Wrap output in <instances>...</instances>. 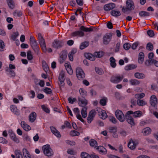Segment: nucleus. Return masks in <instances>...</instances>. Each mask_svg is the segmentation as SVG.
Returning <instances> with one entry per match:
<instances>
[{"label": "nucleus", "mask_w": 158, "mask_h": 158, "mask_svg": "<svg viewBox=\"0 0 158 158\" xmlns=\"http://www.w3.org/2000/svg\"><path fill=\"white\" fill-rule=\"evenodd\" d=\"M135 8L134 2L132 0H127L126 3V7H123L122 9V11L125 13L128 11L133 10Z\"/></svg>", "instance_id": "1"}, {"label": "nucleus", "mask_w": 158, "mask_h": 158, "mask_svg": "<svg viewBox=\"0 0 158 158\" xmlns=\"http://www.w3.org/2000/svg\"><path fill=\"white\" fill-rule=\"evenodd\" d=\"M30 41L31 46L37 55L40 54L39 47L38 46L37 43L34 37L30 36Z\"/></svg>", "instance_id": "2"}, {"label": "nucleus", "mask_w": 158, "mask_h": 158, "mask_svg": "<svg viewBox=\"0 0 158 158\" xmlns=\"http://www.w3.org/2000/svg\"><path fill=\"white\" fill-rule=\"evenodd\" d=\"M42 150L44 154L48 157L53 155L54 152L49 145L47 144L42 147Z\"/></svg>", "instance_id": "3"}, {"label": "nucleus", "mask_w": 158, "mask_h": 158, "mask_svg": "<svg viewBox=\"0 0 158 158\" xmlns=\"http://www.w3.org/2000/svg\"><path fill=\"white\" fill-rule=\"evenodd\" d=\"M133 113V111L131 110H130L127 111L125 114V117L126 121L127 123L130 124L132 126H134L135 125V123L134 119L130 115Z\"/></svg>", "instance_id": "4"}, {"label": "nucleus", "mask_w": 158, "mask_h": 158, "mask_svg": "<svg viewBox=\"0 0 158 158\" xmlns=\"http://www.w3.org/2000/svg\"><path fill=\"white\" fill-rule=\"evenodd\" d=\"M123 78V75L113 76L111 77L110 81L113 83H118L121 81Z\"/></svg>", "instance_id": "5"}, {"label": "nucleus", "mask_w": 158, "mask_h": 158, "mask_svg": "<svg viewBox=\"0 0 158 158\" xmlns=\"http://www.w3.org/2000/svg\"><path fill=\"white\" fill-rule=\"evenodd\" d=\"M38 38L39 41V43L43 50L44 51H46V44L44 39L41 35L40 33H39L38 35Z\"/></svg>", "instance_id": "6"}, {"label": "nucleus", "mask_w": 158, "mask_h": 158, "mask_svg": "<svg viewBox=\"0 0 158 158\" xmlns=\"http://www.w3.org/2000/svg\"><path fill=\"white\" fill-rule=\"evenodd\" d=\"M115 115L117 118L121 122L125 121V115L122 111L119 110H117L115 112Z\"/></svg>", "instance_id": "7"}, {"label": "nucleus", "mask_w": 158, "mask_h": 158, "mask_svg": "<svg viewBox=\"0 0 158 158\" xmlns=\"http://www.w3.org/2000/svg\"><path fill=\"white\" fill-rule=\"evenodd\" d=\"M76 75L79 80H82L84 78L85 74L81 68H77L76 69Z\"/></svg>", "instance_id": "8"}, {"label": "nucleus", "mask_w": 158, "mask_h": 158, "mask_svg": "<svg viewBox=\"0 0 158 158\" xmlns=\"http://www.w3.org/2000/svg\"><path fill=\"white\" fill-rule=\"evenodd\" d=\"M67 53L65 51H62L59 54V61L60 64H62L65 61L67 57Z\"/></svg>", "instance_id": "9"}, {"label": "nucleus", "mask_w": 158, "mask_h": 158, "mask_svg": "<svg viewBox=\"0 0 158 158\" xmlns=\"http://www.w3.org/2000/svg\"><path fill=\"white\" fill-rule=\"evenodd\" d=\"M64 45V43L62 41L59 40H55L53 42L52 46V47L56 49H59Z\"/></svg>", "instance_id": "10"}, {"label": "nucleus", "mask_w": 158, "mask_h": 158, "mask_svg": "<svg viewBox=\"0 0 158 158\" xmlns=\"http://www.w3.org/2000/svg\"><path fill=\"white\" fill-rule=\"evenodd\" d=\"M97 114V108L96 109L91 110L89 113L87 119L88 123H90L93 120L94 117L95 116L96 114Z\"/></svg>", "instance_id": "11"}, {"label": "nucleus", "mask_w": 158, "mask_h": 158, "mask_svg": "<svg viewBox=\"0 0 158 158\" xmlns=\"http://www.w3.org/2000/svg\"><path fill=\"white\" fill-rule=\"evenodd\" d=\"M97 113L99 117L103 119H105L107 117L105 111L102 110L100 108H97Z\"/></svg>", "instance_id": "12"}, {"label": "nucleus", "mask_w": 158, "mask_h": 158, "mask_svg": "<svg viewBox=\"0 0 158 158\" xmlns=\"http://www.w3.org/2000/svg\"><path fill=\"white\" fill-rule=\"evenodd\" d=\"M157 99L155 95H152L150 98V103L151 106L156 109V105L157 104Z\"/></svg>", "instance_id": "13"}, {"label": "nucleus", "mask_w": 158, "mask_h": 158, "mask_svg": "<svg viewBox=\"0 0 158 158\" xmlns=\"http://www.w3.org/2000/svg\"><path fill=\"white\" fill-rule=\"evenodd\" d=\"M8 134L10 138L15 142L18 143L19 140L16 137L15 134L12 130H9L8 131Z\"/></svg>", "instance_id": "14"}, {"label": "nucleus", "mask_w": 158, "mask_h": 158, "mask_svg": "<svg viewBox=\"0 0 158 158\" xmlns=\"http://www.w3.org/2000/svg\"><path fill=\"white\" fill-rule=\"evenodd\" d=\"M78 103L79 105L80 106L83 107H85L87 104V100L85 98H81L80 97H78Z\"/></svg>", "instance_id": "15"}, {"label": "nucleus", "mask_w": 158, "mask_h": 158, "mask_svg": "<svg viewBox=\"0 0 158 158\" xmlns=\"http://www.w3.org/2000/svg\"><path fill=\"white\" fill-rule=\"evenodd\" d=\"M115 7V4L113 3H110L104 5V9L106 11H108L113 9Z\"/></svg>", "instance_id": "16"}, {"label": "nucleus", "mask_w": 158, "mask_h": 158, "mask_svg": "<svg viewBox=\"0 0 158 158\" xmlns=\"http://www.w3.org/2000/svg\"><path fill=\"white\" fill-rule=\"evenodd\" d=\"M111 35L110 34H106L103 37V43L105 44H107L110 42Z\"/></svg>", "instance_id": "17"}, {"label": "nucleus", "mask_w": 158, "mask_h": 158, "mask_svg": "<svg viewBox=\"0 0 158 158\" xmlns=\"http://www.w3.org/2000/svg\"><path fill=\"white\" fill-rule=\"evenodd\" d=\"M52 132L57 137H61L60 132L54 127L51 126L50 127Z\"/></svg>", "instance_id": "18"}, {"label": "nucleus", "mask_w": 158, "mask_h": 158, "mask_svg": "<svg viewBox=\"0 0 158 158\" xmlns=\"http://www.w3.org/2000/svg\"><path fill=\"white\" fill-rule=\"evenodd\" d=\"M96 149L98 150L99 153L102 155H105L106 153L107 150L106 149L102 146L97 147Z\"/></svg>", "instance_id": "19"}, {"label": "nucleus", "mask_w": 158, "mask_h": 158, "mask_svg": "<svg viewBox=\"0 0 158 158\" xmlns=\"http://www.w3.org/2000/svg\"><path fill=\"white\" fill-rule=\"evenodd\" d=\"M36 114L35 112H32L29 116V120L30 122L33 123L36 119Z\"/></svg>", "instance_id": "20"}, {"label": "nucleus", "mask_w": 158, "mask_h": 158, "mask_svg": "<svg viewBox=\"0 0 158 158\" xmlns=\"http://www.w3.org/2000/svg\"><path fill=\"white\" fill-rule=\"evenodd\" d=\"M21 125L23 128L26 131H28L31 129V127L26 123L24 121H22Z\"/></svg>", "instance_id": "21"}, {"label": "nucleus", "mask_w": 158, "mask_h": 158, "mask_svg": "<svg viewBox=\"0 0 158 158\" xmlns=\"http://www.w3.org/2000/svg\"><path fill=\"white\" fill-rule=\"evenodd\" d=\"M84 56L88 59L91 61H94L95 59V58L94 56V55H93L91 53H85L84 54Z\"/></svg>", "instance_id": "22"}, {"label": "nucleus", "mask_w": 158, "mask_h": 158, "mask_svg": "<svg viewBox=\"0 0 158 158\" xmlns=\"http://www.w3.org/2000/svg\"><path fill=\"white\" fill-rule=\"evenodd\" d=\"M151 131V128L149 127H146L143 129L142 132L143 135L146 136L150 134Z\"/></svg>", "instance_id": "23"}, {"label": "nucleus", "mask_w": 158, "mask_h": 158, "mask_svg": "<svg viewBox=\"0 0 158 158\" xmlns=\"http://www.w3.org/2000/svg\"><path fill=\"white\" fill-rule=\"evenodd\" d=\"M72 35L73 36H79L82 37L84 36V33L82 31H78L73 32Z\"/></svg>", "instance_id": "24"}, {"label": "nucleus", "mask_w": 158, "mask_h": 158, "mask_svg": "<svg viewBox=\"0 0 158 158\" xmlns=\"http://www.w3.org/2000/svg\"><path fill=\"white\" fill-rule=\"evenodd\" d=\"M80 29L81 31L85 32H90L93 31L92 27H91L89 28H88L84 26H81L80 28Z\"/></svg>", "instance_id": "25"}, {"label": "nucleus", "mask_w": 158, "mask_h": 158, "mask_svg": "<svg viewBox=\"0 0 158 158\" xmlns=\"http://www.w3.org/2000/svg\"><path fill=\"white\" fill-rule=\"evenodd\" d=\"M128 147L131 149H134L136 147V144L132 139H131L128 144Z\"/></svg>", "instance_id": "26"}, {"label": "nucleus", "mask_w": 158, "mask_h": 158, "mask_svg": "<svg viewBox=\"0 0 158 158\" xmlns=\"http://www.w3.org/2000/svg\"><path fill=\"white\" fill-rule=\"evenodd\" d=\"M10 108L11 110L16 115H19L18 110L15 106L14 105H11L10 106Z\"/></svg>", "instance_id": "27"}, {"label": "nucleus", "mask_w": 158, "mask_h": 158, "mask_svg": "<svg viewBox=\"0 0 158 158\" xmlns=\"http://www.w3.org/2000/svg\"><path fill=\"white\" fill-rule=\"evenodd\" d=\"M23 155L24 158H31L29 152L25 148H23Z\"/></svg>", "instance_id": "28"}, {"label": "nucleus", "mask_w": 158, "mask_h": 158, "mask_svg": "<svg viewBox=\"0 0 158 158\" xmlns=\"http://www.w3.org/2000/svg\"><path fill=\"white\" fill-rule=\"evenodd\" d=\"M144 54L143 52H140L139 55L138 61L140 64L142 63L144 60Z\"/></svg>", "instance_id": "29"}, {"label": "nucleus", "mask_w": 158, "mask_h": 158, "mask_svg": "<svg viewBox=\"0 0 158 158\" xmlns=\"http://www.w3.org/2000/svg\"><path fill=\"white\" fill-rule=\"evenodd\" d=\"M110 61L111 66L113 68H115L116 65L115 59L113 57H111L110 59Z\"/></svg>", "instance_id": "30"}, {"label": "nucleus", "mask_w": 158, "mask_h": 158, "mask_svg": "<svg viewBox=\"0 0 158 158\" xmlns=\"http://www.w3.org/2000/svg\"><path fill=\"white\" fill-rule=\"evenodd\" d=\"M132 114H133V116L135 118L139 117L143 115L142 112L140 110H138L134 112H133Z\"/></svg>", "instance_id": "31"}, {"label": "nucleus", "mask_w": 158, "mask_h": 158, "mask_svg": "<svg viewBox=\"0 0 158 158\" xmlns=\"http://www.w3.org/2000/svg\"><path fill=\"white\" fill-rule=\"evenodd\" d=\"M64 74L63 71H62L60 72L58 77V80L59 81H64L65 80Z\"/></svg>", "instance_id": "32"}, {"label": "nucleus", "mask_w": 158, "mask_h": 158, "mask_svg": "<svg viewBox=\"0 0 158 158\" xmlns=\"http://www.w3.org/2000/svg\"><path fill=\"white\" fill-rule=\"evenodd\" d=\"M134 75L136 78L138 79H143L145 78V77L144 74L138 72L135 73Z\"/></svg>", "instance_id": "33"}, {"label": "nucleus", "mask_w": 158, "mask_h": 158, "mask_svg": "<svg viewBox=\"0 0 158 158\" xmlns=\"http://www.w3.org/2000/svg\"><path fill=\"white\" fill-rule=\"evenodd\" d=\"M6 1L9 7L11 9H14L15 3L13 0H6Z\"/></svg>", "instance_id": "34"}, {"label": "nucleus", "mask_w": 158, "mask_h": 158, "mask_svg": "<svg viewBox=\"0 0 158 158\" xmlns=\"http://www.w3.org/2000/svg\"><path fill=\"white\" fill-rule=\"evenodd\" d=\"M89 144L91 146L94 148L97 147L98 145L96 141L94 139H91L89 140Z\"/></svg>", "instance_id": "35"}, {"label": "nucleus", "mask_w": 158, "mask_h": 158, "mask_svg": "<svg viewBox=\"0 0 158 158\" xmlns=\"http://www.w3.org/2000/svg\"><path fill=\"white\" fill-rule=\"evenodd\" d=\"M16 158H23L21 152L19 150H15L14 152Z\"/></svg>", "instance_id": "36"}, {"label": "nucleus", "mask_w": 158, "mask_h": 158, "mask_svg": "<svg viewBox=\"0 0 158 158\" xmlns=\"http://www.w3.org/2000/svg\"><path fill=\"white\" fill-rule=\"evenodd\" d=\"M5 71L7 72H8V74H10L11 77H14L15 76V73L14 70H10L8 67L6 68Z\"/></svg>", "instance_id": "37"}, {"label": "nucleus", "mask_w": 158, "mask_h": 158, "mask_svg": "<svg viewBox=\"0 0 158 158\" xmlns=\"http://www.w3.org/2000/svg\"><path fill=\"white\" fill-rule=\"evenodd\" d=\"M42 64L44 70L47 73L49 70V68L48 65L47 64L46 62L44 60L42 61Z\"/></svg>", "instance_id": "38"}, {"label": "nucleus", "mask_w": 158, "mask_h": 158, "mask_svg": "<svg viewBox=\"0 0 158 158\" xmlns=\"http://www.w3.org/2000/svg\"><path fill=\"white\" fill-rule=\"evenodd\" d=\"M137 67V66L134 64H132L127 65L125 67V69L126 70H130L135 69Z\"/></svg>", "instance_id": "39"}, {"label": "nucleus", "mask_w": 158, "mask_h": 158, "mask_svg": "<svg viewBox=\"0 0 158 158\" xmlns=\"http://www.w3.org/2000/svg\"><path fill=\"white\" fill-rule=\"evenodd\" d=\"M110 14L111 15L114 17L119 16L121 15V13L119 11H117L115 10H111L110 12Z\"/></svg>", "instance_id": "40"}, {"label": "nucleus", "mask_w": 158, "mask_h": 158, "mask_svg": "<svg viewBox=\"0 0 158 158\" xmlns=\"http://www.w3.org/2000/svg\"><path fill=\"white\" fill-rule=\"evenodd\" d=\"M89 45V43L88 42L85 41L82 43L80 46V48L82 50L87 47Z\"/></svg>", "instance_id": "41"}, {"label": "nucleus", "mask_w": 158, "mask_h": 158, "mask_svg": "<svg viewBox=\"0 0 158 158\" xmlns=\"http://www.w3.org/2000/svg\"><path fill=\"white\" fill-rule=\"evenodd\" d=\"M108 130L109 132L114 133L117 132V128L115 127H109Z\"/></svg>", "instance_id": "42"}, {"label": "nucleus", "mask_w": 158, "mask_h": 158, "mask_svg": "<svg viewBox=\"0 0 158 158\" xmlns=\"http://www.w3.org/2000/svg\"><path fill=\"white\" fill-rule=\"evenodd\" d=\"M81 158H92L91 156L85 152H83L81 153Z\"/></svg>", "instance_id": "43"}, {"label": "nucleus", "mask_w": 158, "mask_h": 158, "mask_svg": "<svg viewBox=\"0 0 158 158\" xmlns=\"http://www.w3.org/2000/svg\"><path fill=\"white\" fill-rule=\"evenodd\" d=\"M130 82L132 85H136L140 84V82L136 79H131L130 80Z\"/></svg>", "instance_id": "44"}, {"label": "nucleus", "mask_w": 158, "mask_h": 158, "mask_svg": "<svg viewBox=\"0 0 158 158\" xmlns=\"http://www.w3.org/2000/svg\"><path fill=\"white\" fill-rule=\"evenodd\" d=\"M87 108L85 107L82 108L81 111V114L83 118H85L87 116Z\"/></svg>", "instance_id": "45"}, {"label": "nucleus", "mask_w": 158, "mask_h": 158, "mask_svg": "<svg viewBox=\"0 0 158 158\" xmlns=\"http://www.w3.org/2000/svg\"><path fill=\"white\" fill-rule=\"evenodd\" d=\"M79 92L81 96L83 98L87 96V92L84 90L83 89L81 88L79 90Z\"/></svg>", "instance_id": "46"}, {"label": "nucleus", "mask_w": 158, "mask_h": 158, "mask_svg": "<svg viewBox=\"0 0 158 158\" xmlns=\"http://www.w3.org/2000/svg\"><path fill=\"white\" fill-rule=\"evenodd\" d=\"M19 35V33L18 31L13 32L11 36V39L13 40H15Z\"/></svg>", "instance_id": "47"}, {"label": "nucleus", "mask_w": 158, "mask_h": 158, "mask_svg": "<svg viewBox=\"0 0 158 158\" xmlns=\"http://www.w3.org/2000/svg\"><path fill=\"white\" fill-rule=\"evenodd\" d=\"M94 57H101L104 55L103 52H95L94 54Z\"/></svg>", "instance_id": "48"}, {"label": "nucleus", "mask_w": 158, "mask_h": 158, "mask_svg": "<svg viewBox=\"0 0 158 158\" xmlns=\"http://www.w3.org/2000/svg\"><path fill=\"white\" fill-rule=\"evenodd\" d=\"M146 49L150 51H152L153 49V45L150 42L148 43L146 46Z\"/></svg>", "instance_id": "49"}, {"label": "nucleus", "mask_w": 158, "mask_h": 158, "mask_svg": "<svg viewBox=\"0 0 158 158\" xmlns=\"http://www.w3.org/2000/svg\"><path fill=\"white\" fill-rule=\"evenodd\" d=\"M144 94L143 93L140 94H136L135 95V98L137 99L138 100L140 99L141 98L144 97Z\"/></svg>", "instance_id": "50"}, {"label": "nucleus", "mask_w": 158, "mask_h": 158, "mask_svg": "<svg viewBox=\"0 0 158 158\" xmlns=\"http://www.w3.org/2000/svg\"><path fill=\"white\" fill-rule=\"evenodd\" d=\"M139 15L141 17L149 16L150 15V14L148 12L144 11L140 12Z\"/></svg>", "instance_id": "51"}, {"label": "nucleus", "mask_w": 158, "mask_h": 158, "mask_svg": "<svg viewBox=\"0 0 158 158\" xmlns=\"http://www.w3.org/2000/svg\"><path fill=\"white\" fill-rule=\"evenodd\" d=\"M154 62L155 61L153 59L151 60H148L145 61V64L146 65L148 66L151 65V64H154Z\"/></svg>", "instance_id": "52"}, {"label": "nucleus", "mask_w": 158, "mask_h": 158, "mask_svg": "<svg viewBox=\"0 0 158 158\" xmlns=\"http://www.w3.org/2000/svg\"><path fill=\"white\" fill-rule=\"evenodd\" d=\"M4 43L2 40H0V51H3L4 49Z\"/></svg>", "instance_id": "53"}, {"label": "nucleus", "mask_w": 158, "mask_h": 158, "mask_svg": "<svg viewBox=\"0 0 158 158\" xmlns=\"http://www.w3.org/2000/svg\"><path fill=\"white\" fill-rule=\"evenodd\" d=\"M44 91L47 94H51L52 93V90L51 88L45 87L44 89Z\"/></svg>", "instance_id": "54"}, {"label": "nucleus", "mask_w": 158, "mask_h": 158, "mask_svg": "<svg viewBox=\"0 0 158 158\" xmlns=\"http://www.w3.org/2000/svg\"><path fill=\"white\" fill-rule=\"evenodd\" d=\"M27 59L29 60H31L33 59V56L31 54V52L30 51H28L27 52Z\"/></svg>", "instance_id": "55"}, {"label": "nucleus", "mask_w": 158, "mask_h": 158, "mask_svg": "<svg viewBox=\"0 0 158 158\" xmlns=\"http://www.w3.org/2000/svg\"><path fill=\"white\" fill-rule=\"evenodd\" d=\"M137 103L139 106H143L146 104V103L143 100H138L137 101Z\"/></svg>", "instance_id": "56"}, {"label": "nucleus", "mask_w": 158, "mask_h": 158, "mask_svg": "<svg viewBox=\"0 0 158 158\" xmlns=\"http://www.w3.org/2000/svg\"><path fill=\"white\" fill-rule=\"evenodd\" d=\"M131 47V44L127 43L124 44L123 45V48L126 50H128Z\"/></svg>", "instance_id": "57"}, {"label": "nucleus", "mask_w": 158, "mask_h": 158, "mask_svg": "<svg viewBox=\"0 0 158 158\" xmlns=\"http://www.w3.org/2000/svg\"><path fill=\"white\" fill-rule=\"evenodd\" d=\"M14 15L15 17H20L22 15V12L20 11L15 10L14 12Z\"/></svg>", "instance_id": "58"}, {"label": "nucleus", "mask_w": 158, "mask_h": 158, "mask_svg": "<svg viewBox=\"0 0 158 158\" xmlns=\"http://www.w3.org/2000/svg\"><path fill=\"white\" fill-rule=\"evenodd\" d=\"M106 98H103L101 99L100 101V103L102 106H105L106 103Z\"/></svg>", "instance_id": "59"}, {"label": "nucleus", "mask_w": 158, "mask_h": 158, "mask_svg": "<svg viewBox=\"0 0 158 158\" xmlns=\"http://www.w3.org/2000/svg\"><path fill=\"white\" fill-rule=\"evenodd\" d=\"M109 120L112 123H113L115 124L117 122V120H116V119L113 116H109Z\"/></svg>", "instance_id": "60"}, {"label": "nucleus", "mask_w": 158, "mask_h": 158, "mask_svg": "<svg viewBox=\"0 0 158 158\" xmlns=\"http://www.w3.org/2000/svg\"><path fill=\"white\" fill-rule=\"evenodd\" d=\"M43 110L45 112L49 113H50L49 109L44 105H42L41 106Z\"/></svg>", "instance_id": "61"}, {"label": "nucleus", "mask_w": 158, "mask_h": 158, "mask_svg": "<svg viewBox=\"0 0 158 158\" xmlns=\"http://www.w3.org/2000/svg\"><path fill=\"white\" fill-rule=\"evenodd\" d=\"M120 46V42H118L116 45V47L115 48L114 52H117L119 51V48Z\"/></svg>", "instance_id": "62"}, {"label": "nucleus", "mask_w": 158, "mask_h": 158, "mask_svg": "<svg viewBox=\"0 0 158 158\" xmlns=\"http://www.w3.org/2000/svg\"><path fill=\"white\" fill-rule=\"evenodd\" d=\"M70 135L73 136H75L78 135L80 134V133L77 131L74 130L71 131Z\"/></svg>", "instance_id": "63"}, {"label": "nucleus", "mask_w": 158, "mask_h": 158, "mask_svg": "<svg viewBox=\"0 0 158 158\" xmlns=\"http://www.w3.org/2000/svg\"><path fill=\"white\" fill-rule=\"evenodd\" d=\"M148 35L150 37H153L154 36V34L153 31L151 30H148L147 31Z\"/></svg>", "instance_id": "64"}]
</instances>
